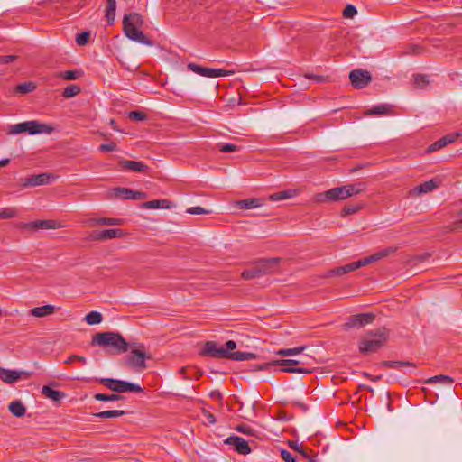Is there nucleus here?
<instances>
[{
	"mask_svg": "<svg viewBox=\"0 0 462 462\" xmlns=\"http://www.w3.org/2000/svg\"><path fill=\"white\" fill-rule=\"evenodd\" d=\"M236 347V343L233 340L226 341L225 346H219L216 341H207L200 350L199 355L214 358L231 359L234 361L252 360L256 357L255 354L249 352H232Z\"/></svg>",
	"mask_w": 462,
	"mask_h": 462,
	"instance_id": "1",
	"label": "nucleus"
},
{
	"mask_svg": "<svg viewBox=\"0 0 462 462\" xmlns=\"http://www.w3.org/2000/svg\"><path fill=\"white\" fill-rule=\"evenodd\" d=\"M91 346L108 348V352L119 355L129 349L130 344L118 332H98L92 337Z\"/></svg>",
	"mask_w": 462,
	"mask_h": 462,
	"instance_id": "2",
	"label": "nucleus"
},
{
	"mask_svg": "<svg viewBox=\"0 0 462 462\" xmlns=\"http://www.w3.org/2000/svg\"><path fill=\"white\" fill-rule=\"evenodd\" d=\"M365 189L364 183L347 184L330 189L325 192L318 193L313 197L316 203L335 202L346 199L353 195L361 193Z\"/></svg>",
	"mask_w": 462,
	"mask_h": 462,
	"instance_id": "3",
	"label": "nucleus"
},
{
	"mask_svg": "<svg viewBox=\"0 0 462 462\" xmlns=\"http://www.w3.org/2000/svg\"><path fill=\"white\" fill-rule=\"evenodd\" d=\"M143 23V17L138 13L134 12L125 14L123 18L124 33L132 41L151 46L152 45V41H150L140 30Z\"/></svg>",
	"mask_w": 462,
	"mask_h": 462,
	"instance_id": "4",
	"label": "nucleus"
},
{
	"mask_svg": "<svg viewBox=\"0 0 462 462\" xmlns=\"http://www.w3.org/2000/svg\"><path fill=\"white\" fill-rule=\"evenodd\" d=\"M395 250H396V248H394V247H388V248L383 249L368 257H365L363 259L350 263L344 266L334 268V269L328 271V274L329 276H332V275L342 276L348 273L354 272V271L357 270L358 268L366 266L372 263L379 261V260L390 255Z\"/></svg>",
	"mask_w": 462,
	"mask_h": 462,
	"instance_id": "5",
	"label": "nucleus"
},
{
	"mask_svg": "<svg viewBox=\"0 0 462 462\" xmlns=\"http://www.w3.org/2000/svg\"><path fill=\"white\" fill-rule=\"evenodd\" d=\"M388 337L389 333L385 328L368 331L359 342V350L362 354L376 352L387 342Z\"/></svg>",
	"mask_w": 462,
	"mask_h": 462,
	"instance_id": "6",
	"label": "nucleus"
},
{
	"mask_svg": "<svg viewBox=\"0 0 462 462\" xmlns=\"http://www.w3.org/2000/svg\"><path fill=\"white\" fill-rule=\"evenodd\" d=\"M280 263V258H263L255 263V265L241 273L244 280L260 278L275 272V267Z\"/></svg>",
	"mask_w": 462,
	"mask_h": 462,
	"instance_id": "7",
	"label": "nucleus"
},
{
	"mask_svg": "<svg viewBox=\"0 0 462 462\" xmlns=\"http://www.w3.org/2000/svg\"><path fill=\"white\" fill-rule=\"evenodd\" d=\"M99 383L106 388L116 393H143V389L139 385L130 382L113 378H102Z\"/></svg>",
	"mask_w": 462,
	"mask_h": 462,
	"instance_id": "8",
	"label": "nucleus"
},
{
	"mask_svg": "<svg viewBox=\"0 0 462 462\" xmlns=\"http://www.w3.org/2000/svg\"><path fill=\"white\" fill-rule=\"evenodd\" d=\"M150 358L151 355L146 353L145 350L133 348L129 355L125 356V364L128 367L142 371L146 368L145 360Z\"/></svg>",
	"mask_w": 462,
	"mask_h": 462,
	"instance_id": "9",
	"label": "nucleus"
},
{
	"mask_svg": "<svg viewBox=\"0 0 462 462\" xmlns=\"http://www.w3.org/2000/svg\"><path fill=\"white\" fill-rule=\"evenodd\" d=\"M267 365H281L282 367L280 369V371L283 373L309 374L311 372V370L309 368L299 366V362L296 359L276 360L272 363L265 364V366Z\"/></svg>",
	"mask_w": 462,
	"mask_h": 462,
	"instance_id": "10",
	"label": "nucleus"
},
{
	"mask_svg": "<svg viewBox=\"0 0 462 462\" xmlns=\"http://www.w3.org/2000/svg\"><path fill=\"white\" fill-rule=\"evenodd\" d=\"M349 79L355 88L362 89L372 81V77L366 70L354 69L349 73Z\"/></svg>",
	"mask_w": 462,
	"mask_h": 462,
	"instance_id": "11",
	"label": "nucleus"
},
{
	"mask_svg": "<svg viewBox=\"0 0 462 462\" xmlns=\"http://www.w3.org/2000/svg\"><path fill=\"white\" fill-rule=\"evenodd\" d=\"M56 179L57 176L51 173L44 172L40 174H34L25 178L23 185L24 187L47 185L54 181Z\"/></svg>",
	"mask_w": 462,
	"mask_h": 462,
	"instance_id": "12",
	"label": "nucleus"
},
{
	"mask_svg": "<svg viewBox=\"0 0 462 462\" xmlns=\"http://www.w3.org/2000/svg\"><path fill=\"white\" fill-rule=\"evenodd\" d=\"M374 314L373 313H360L352 315L344 325L346 328H363L365 325L371 324L374 320Z\"/></svg>",
	"mask_w": 462,
	"mask_h": 462,
	"instance_id": "13",
	"label": "nucleus"
},
{
	"mask_svg": "<svg viewBox=\"0 0 462 462\" xmlns=\"http://www.w3.org/2000/svg\"><path fill=\"white\" fill-rule=\"evenodd\" d=\"M188 69L200 76L206 77V78H218L222 76L227 75V71L221 69H210V68H205L201 67L196 63H189Z\"/></svg>",
	"mask_w": 462,
	"mask_h": 462,
	"instance_id": "14",
	"label": "nucleus"
},
{
	"mask_svg": "<svg viewBox=\"0 0 462 462\" xmlns=\"http://www.w3.org/2000/svg\"><path fill=\"white\" fill-rule=\"evenodd\" d=\"M18 226L30 231H35L38 229H55L59 227V225L55 220H37L21 223Z\"/></svg>",
	"mask_w": 462,
	"mask_h": 462,
	"instance_id": "15",
	"label": "nucleus"
},
{
	"mask_svg": "<svg viewBox=\"0 0 462 462\" xmlns=\"http://www.w3.org/2000/svg\"><path fill=\"white\" fill-rule=\"evenodd\" d=\"M26 132L31 134H51L54 131V127L45 123H40L38 121H26Z\"/></svg>",
	"mask_w": 462,
	"mask_h": 462,
	"instance_id": "16",
	"label": "nucleus"
},
{
	"mask_svg": "<svg viewBox=\"0 0 462 462\" xmlns=\"http://www.w3.org/2000/svg\"><path fill=\"white\" fill-rule=\"evenodd\" d=\"M225 443L234 446L236 452L242 455H247L251 452V448L246 440L238 436H230L228 437Z\"/></svg>",
	"mask_w": 462,
	"mask_h": 462,
	"instance_id": "17",
	"label": "nucleus"
},
{
	"mask_svg": "<svg viewBox=\"0 0 462 462\" xmlns=\"http://www.w3.org/2000/svg\"><path fill=\"white\" fill-rule=\"evenodd\" d=\"M125 236V232L119 228L105 229L102 231H94L92 238L95 240H108L113 238H122Z\"/></svg>",
	"mask_w": 462,
	"mask_h": 462,
	"instance_id": "18",
	"label": "nucleus"
},
{
	"mask_svg": "<svg viewBox=\"0 0 462 462\" xmlns=\"http://www.w3.org/2000/svg\"><path fill=\"white\" fill-rule=\"evenodd\" d=\"M115 196L123 199L142 200L146 198V194L142 191L132 190L127 188L115 189Z\"/></svg>",
	"mask_w": 462,
	"mask_h": 462,
	"instance_id": "19",
	"label": "nucleus"
},
{
	"mask_svg": "<svg viewBox=\"0 0 462 462\" xmlns=\"http://www.w3.org/2000/svg\"><path fill=\"white\" fill-rule=\"evenodd\" d=\"M23 375L29 377L30 374L24 371H14L0 367V379L6 383H14Z\"/></svg>",
	"mask_w": 462,
	"mask_h": 462,
	"instance_id": "20",
	"label": "nucleus"
},
{
	"mask_svg": "<svg viewBox=\"0 0 462 462\" xmlns=\"http://www.w3.org/2000/svg\"><path fill=\"white\" fill-rule=\"evenodd\" d=\"M119 165L122 169L131 171L134 172H143L145 173L148 171L149 167L142 162L130 161V160H122L119 162Z\"/></svg>",
	"mask_w": 462,
	"mask_h": 462,
	"instance_id": "21",
	"label": "nucleus"
},
{
	"mask_svg": "<svg viewBox=\"0 0 462 462\" xmlns=\"http://www.w3.org/2000/svg\"><path fill=\"white\" fill-rule=\"evenodd\" d=\"M263 205V199L259 198H251L236 202V206L239 209H252L256 208Z\"/></svg>",
	"mask_w": 462,
	"mask_h": 462,
	"instance_id": "22",
	"label": "nucleus"
},
{
	"mask_svg": "<svg viewBox=\"0 0 462 462\" xmlns=\"http://www.w3.org/2000/svg\"><path fill=\"white\" fill-rule=\"evenodd\" d=\"M55 312V307L53 305H43L41 307H35L29 310V314L35 318H42L51 315Z\"/></svg>",
	"mask_w": 462,
	"mask_h": 462,
	"instance_id": "23",
	"label": "nucleus"
},
{
	"mask_svg": "<svg viewBox=\"0 0 462 462\" xmlns=\"http://www.w3.org/2000/svg\"><path fill=\"white\" fill-rule=\"evenodd\" d=\"M42 393L46 398L51 399L55 402H60L66 396L64 392L54 390L48 385H44L42 388Z\"/></svg>",
	"mask_w": 462,
	"mask_h": 462,
	"instance_id": "24",
	"label": "nucleus"
},
{
	"mask_svg": "<svg viewBox=\"0 0 462 462\" xmlns=\"http://www.w3.org/2000/svg\"><path fill=\"white\" fill-rule=\"evenodd\" d=\"M437 188V184L432 180L425 181L411 190V195H420L434 190Z\"/></svg>",
	"mask_w": 462,
	"mask_h": 462,
	"instance_id": "25",
	"label": "nucleus"
},
{
	"mask_svg": "<svg viewBox=\"0 0 462 462\" xmlns=\"http://www.w3.org/2000/svg\"><path fill=\"white\" fill-rule=\"evenodd\" d=\"M172 203L168 199H154L147 201L143 204V208L149 209H157V208H171Z\"/></svg>",
	"mask_w": 462,
	"mask_h": 462,
	"instance_id": "26",
	"label": "nucleus"
},
{
	"mask_svg": "<svg viewBox=\"0 0 462 462\" xmlns=\"http://www.w3.org/2000/svg\"><path fill=\"white\" fill-rule=\"evenodd\" d=\"M89 222L91 225L119 226L123 224L124 220L114 217H100L90 219Z\"/></svg>",
	"mask_w": 462,
	"mask_h": 462,
	"instance_id": "27",
	"label": "nucleus"
},
{
	"mask_svg": "<svg viewBox=\"0 0 462 462\" xmlns=\"http://www.w3.org/2000/svg\"><path fill=\"white\" fill-rule=\"evenodd\" d=\"M9 411L11 413L18 418L24 416L26 409L21 401H13L9 404Z\"/></svg>",
	"mask_w": 462,
	"mask_h": 462,
	"instance_id": "28",
	"label": "nucleus"
},
{
	"mask_svg": "<svg viewBox=\"0 0 462 462\" xmlns=\"http://www.w3.org/2000/svg\"><path fill=\"white\" fill-rule=\"evenodd\" d=\"M116 1L107 0V7L106 11V19L108 25H112L116 18Z\"/></svg>",
	"mask_w": 462,
	"mask_h": 462,
	"instance_id": "29",
	"label": "nucleus"
},
{
	"mask_svg": "<svg viewBox=\"0 0 462 462\" xmlns=\"http://www.w3.org/2000/svg\"><path fill=\"white\" fill-rule=\"evenodd\" d=\"M83 72L79 69L68 70L64 72H59L57 78L63 79L66 80H76L82 76Z\"/></svg>",
	"mask_w": 462,
	"mask_h": 462,
	"instance_id": "30",
	"label": "nucleus"
},
{
	"mask_svg": "<svg viewBox=\"0 0 462 462\" xmlns=\"http://www.w3.org/2000/svg\"><path fill=\"white\" fill-rule=\"evenodd\" d=\"M390 113V106L388 105H380L372 107L371 109L365 112L366 116H383L388 115Z\"/></svg>",
	"mask_w": 462,
	"mask_h": 462,
	"instance_id": "31",
	"label": "nucleus"
},
{
	"mask_svg": "<svg viewBox=\"0 0 462 462\" xmlns=\"http://www.w3.org/2000/svg\"><path fill=\"white\" fill-rule=\"evenodd\" d=\"M125 414L124 411L121 410H113V411H99L95 414H93L95 417L99 419H111V418H117L122 415Z\"/></svg>",
	"mask_w": 462,
	"mask_h": 462,
	"instance_id": "32",
	"label": "nucleus"
},
{
	"mask_svg": "<svg viewBox=\"0 0 462 462\" xmlns=\"http://www.w3.org/2000/svg\"><path fill=\"white\" fill-rule=\"evenodd\" d=\"M84 320L88 325H97L102 322L103 316L100 312L93 310L85 316Z\"/></svg>",
	"mask_w": 462,
	"mask_h": 462,
	"instance_id": "33",
	"label": "nucleus"
},
{
	"mask_svg": "<svg viewBox=\"0 0 462 462\" xmlns=\"http://www.w3.org/2000/svg\"><path fill=\"white\" fill-rule=\"evenodd\" d=\"M26 126H27L26 122H23V123H19V124H15V125H11L8 126V128L6 130V134H7L14 135V134L25 133L26 132Z\"/></svg>",
	"mask_w": 462,
	"mask_h": 462,
	"instance_id": "34",
	"label": "nucleus"
},
{
	"mask_svg": "<svg viewBox=\"0 0 462 462\" xmlns=\"http://www.w3.org/2000/svg\"><path fill=\"white\" fill-rule=\"evenodd\" d=\"M427 383H440L444 384L451 385L454 383V379L448 375H436L433 377L429 378L426 381Z\"/></svg>",
	"mask_w": 462,
	"mask_h": 462,
	"instance_id": "35",
	"label": "nucleus"
},
{
	"mask_svg": "<svg viewBox=\"0 0 462 462\" xmlns=\"http://www.w3.org/2000/svg\"><path fill=\"white\" fill-rule=\"evenodd\" d=\"M81 88L76 84H71L63 89L62 96L65 98H70L80 93Z\"/></svg>",
	"mask_w": 462,
	"mask_h": 462,
	"instance_id": "36",
	"label": "nucleus"
},
{
	"mask_svg": "<svg viewBox=\"0 0 462 462\" xmlns=\"http://www.w3.org/2000/svg\"><path fill=\"white\" fill-rule=\"evenodd\" d=\"M294 193H295L294 190L287 189V190H283V191H281V192L270 195L269 196V199L271 201H277V200L286 199L291 198Z\"/></svg>",
	"mask_w": 462,
	"mask_h": 462,
	"instance_id": "37",
	"label": "nucleus"
},
{
	"mask_svg": "<svg viewBox=\"0 0 462 462\" xmlns=\"http://www.w3.org/2000/svg\"><path fill=\"white\" fill-rule=\"evenodd\" d=\"M94 399L101 402H108V401H118L124 399V396L120 394H105V393H96L94 395Z\"/></svg>",
	"mask_w": 462,
	"mask_h": 462,
	"instance_id": "38",
	"label": "nucleus"
},
{
	"mask_svg": "<svg viewBox=\"0 0 462 462\" xmlns=\"http://www.w3.org/2000/svg\"><path fill=\"white\" fill-rule=\"evenodd\" d=\"M34 88H35V85L31 81H27V82L19 84L15 87L16 92L21 93V94L30 93V92L33 91Z\"/></svg>",
	"mask_w": 462,
	"mask_h": 462,
	"instance_id": "39",
	"label": "nucleus"
},
{
	"mask_svg": "<svg viewBox=\"0 0 462 462\" xmlns=\"http://www.w3.org/2000/svg\"><path fill=\"white\" fill-rule=\"evenodd\" d=\"M383 365L385 367H389L392 369H400L403 366H412L413 365L410 362H403V361H384L383 363Z\"/></svg>",
	"mask_w": 462,
	"mask_h": 462,
	"instance_id": "40",
	"label": "nucleus"
},
{
	"mask_svg": "<svg viewBox=\"0 0 462 462\" xmlns=\"http://www.w3.org/2000/svg\"><path fill=\"white\" fill-rule=\"evenodd\" d=\"M18 215L14 208H5L0 210V219H9L16 217Z\"/></svg>",
	"mask_w": 462,
	"mask_h": 462,
	"instance_id": "41",
	"label": "nucleus"
},
{
	"mask_svg": "<svg viewBox=\"0 0 462 462\" xmlns=\"http://www.w3.org/2000/svg\"><path fill=\"white\" fill-rule=\"evenodd\" d=\"M305 346H299L294 348H282L280 349L277 354L283 356H295L302 352Z\"/></svg>",
	"mask_w": 462,
	"mask_h": 462,
	"instance_id": "42",
	"label": "nucleus"
},
{
	"mask_svg": "<svg viewBox=\"0 0 462 462\" xmlns=\"http://www.w3.org/2000/svg\"><path fill=\"white\" fill-rule=\"evenodd\" d=\"M361 208H362L361 205H346L343 208L341 216L346 217L348 215L355 214V213L358 212L361 209Z\"/></svg>",
	"mask_w": 462,
	"mask_h": 462,
	"instance_id": "43",
	"label": "nucleus"
},
{
	"mask_svg": "<svg viewBox=\"0 0 462 462\" xmlns=\"http://www.w3.org/2000/svg\"><path fill=\"white\" fill-rule=\"evenodd\" d=\"M89 38L90 33L88 32H82L76 36V42L79 46H84L88 42Z\"/></svg>",
	"mask_w": 462,
	"mask_h": 462,
	"instance_id": "44",
	"label": "nucleus"
},
{
	"mask_svg": "<svg viewBox=\"0 0 462 462\" xmlns=\"http://www.w3.org/2000/svg\"><path fill=\"white\" fill-rule=\"evenodd\" d=\"M414 82L418 88H423L429 84V79L426 75L418 74L414 77Z\"/></svg>",
	"mask_w": 462,
	"mask_h": 462,
	"instance_id": "45",
	"label": "nucleus"
},
{
	"mask_svg": "<svg viewBox=\"0 0 462 462\" xmlns=\"http://www.w3.org/2000/svg\"><path fill=\"white\" fill-rule=\"evenodd\" d=\"M240 147L233 143H221L219 144V151L221 152H238Z\"/></svg>",
	"mask_w": 462,
	"mask_h": 462,
	"instance_id": "46",
	"label": "nucleus"
},
{
	"mask_svg": "<svg viewBox=\"0 0 462 462\" xmlns=\"http://www.w3.org/2000/svg\"><path fill=\"white\" fill-rule=\"evenodd\" d=\"M186 213L190 215H201V214H210L211 211L208 209H206L200 206H196L189 208L186 210Z\"/></svg>",
	"mask_w": 462,
	"mask_h": 462,
	"instance_id": "47",
	"label": "nucleus"
},
{
	"mask_svg": "<svg viewBox=\"0 0 462 462\" xmlns=\"http://www.w3.org/2000/svg\"><path fill=\"white\" fill-rule=\"evenodd\" d=\"M147 116L141 111H131L128 114V118L134 121H143Z\"/></svg>",
	"mask_w": 462,
	"mask_h": 462,
	"instance_id": "48",
	"label": "nucleus"
},
{
	"mask_svg": "<svg viewBox=\"0 0 462 462\" xmlns=\"http://www.w3.org/2000/svg\"><path fill=\"white\" fill-rule=\"evenodd\" d=\"M74 362H79L81 363L82 365H86L87 364V359L84 357V356H78V355H71L70 356H69L65 361L64 363L65 364H68V365H70Z\"/></svg>",
	"mask_w": 462,
	"mask_h": 462,
	"instance_id": "49",
	"label": "nucleus"
},
{
	"mask_svg": "<svg viewBox=\"0 0 462 462\" xmlns=\"http://www.w3.org/2000/svg\"><path fill=\"white\" fill-rule=\"evenodd\" d=\"M357 14L356 8L352 5H347L343 11L345 18H353Z\"/></svg>",
	"mask_w": 462,
	"mask_h": 462,
	"instance_id": "50",
	"label": "nucleus"
},
{
	"mask_svg": "<svg viewBox=\"0 0 462 462\" xmlns=\"http://www.w3.org/2000/svg\"><path fill=\"white\" fill-rule=\"evenodd\" d=\"M459 135H460L459 133H454V134H447V135L443 136L442 138H440V140L446 146L449 143H454Z\"/></svg>",
	"mask_w": 462,
	"mask_h": 462,
	"instance_id": "51",
	"label": "nucleus"
},
{
	"mask_svg": "<svg viewBox=\"0 0 462 462\" xmlns=\"http://www.w3.org/2000/svg\"><path fill=\"white\" fill-rule=\"evenodd\" d=\"M445 147V144L442 143V141L439 139L436 142H434L433 143H431L428 148H427V152L428 153H430V152H436L441 148Z\"/></svg>",
	"mask_w": 462,
	"mask_h": 462,
	"instance_id": "52",
	"label": "nucleus"
},
{
	"mask_svg": "<svg viewBox=\"0 0 462 462\" xmlns=\"http://www.w3.org/2000/svg\"><path fill=\"white\" fill-rule=\"evenodd\" d=\"M98 150L102 152H113V151H116L117 150V146L116 143H103L99 146Z\"/></svg>",
	"mask_w": 462,
	"mask_h": 462,
	"instance_id": "53",
	"label": "nucleus"
},
{
	"mask_svg": "<svg viewBox=\"0 0 462 462\" xmlns=\"http://www.w3.org/2000/svg\"><path fill=\"white\" fill-rule=\"evenodd\" d=\"M281 457L284 462H296L295 457L291 452L285 449L281 450Z\"/></svg>",
	"mask_w": 462,
	"mask_h": 462,
	"instance_id": "54",
	"label": "nucleus"
},
{
	"mask_svg": "<svg viewBox=\"0 0 462 462\" xmlns=\"http://www.w3.org/2000/svg\"><path fill=\"white\" fill-rule=\"evenodd\" d=\"M236 430L246 435L254 434V430L250 426L245 424L237 426Z\"/></svg>",
	"mask_w": 462,
	"mask_h": 462,
	"instance_id": "55",
	"label": "nucleus"
},
{
	"mask_svg": "<svg viewBox=\"0 0 462 462\" xmlns=\"http://www.w3.org/2000/svg\"><path fill=\"white\" fill-rule=\"evenodd\" d=\"M202 414H203L204 418L207 420L206 423L210 424V425L216 423V418L211 412H209L206 410H203Z\"/></svg>",
	"mask_w": 462,
	"mask_h": 462,
	"instance_id": "56",
	"label": "nucleus"
},
{
	"mask_svg": "<svg viewBox=\"0 0 462 462\" xmlns=\"http://www.w3.org/2000/svg\"><path fill=\"white\" fill-rule=\"evenodd\" d=\"M16 59H17V56H15V55H5V56H2L0 58V61L3 64H8V63L14 61Z\"/></svg>",
	"mask_w": 462,
	"mask_h": 462,
	"instance_id": "57",
	"label": "nucleus"
},
{
	"mask_svg": "<svg viewBox=\"0 0 462 462\" xmlns=\"http://www.w3.org/2000/svg\"><path fill=\"white\" fill-rule=\"evenodd\" d=\"M130 346H129V348H139V349H143L144 350V346L141 343H136V342H131L129 343Z\"/></svg>",
	"mask_w": 462,
	"mask_h": 462,
	"instance_id": "58",
	"label": "nucleus"
},
{
	"mask_svg": "<svg viewBox=\"0 0 462 462\" xmlns=\"http://www.w3.org/2000/svg\"><path fill=\"white\" fill-rule=\"evenodd\" d=\"M307 78L314 79L317 82L323 81V77L322 76H318V75L311 74V75H308Z\"/></svg>",
	"mask_w": 462,
	"mask_h": 462,
	"instance_id": "59",
	"label": "nucleus"
},
{
	"mask_svg": "<svg viewBox=\"0 0 462 462\" xmlns=\"http://www.w3.org/2000/svg\"><path fill=\"white\" fill-rule=\"evenodd\" d=\"M461 223H462V209H461V210H460V212H459V220H458L457 223H455V225H456V226H455L452 229H457V228H459V225H460Z\"/></svg>",
	"mask_w": 462,
	"mask_h": 462,
	"instance_id": "60",
	"label": "nucleus"
},
{
	"mask_svg": "<svg viewBox=\"0 0 462 462\" xmlns=\"http://www.w3.org/2000/svg\"><path fill=\"white\" fill-rule=\"evenodd\" d=\"M180 374H182L183 378H185V379H189V376L187 374V368L182 367V368L180 370Z\"/></svg>",
	"mask_w": 462,
	"mask_h": 462,
	"instance_id": "61",
	"label": "nucleus"
},
{
	"mask_svg": "<svg viewBox=\"0 0 462 462\" xmlns=\"http://www.w3.org/2000/svg\"><path fill=\"white\" fill-rule=\"evenodd\" d=\"M290 447L292 448L293 449L297 450L299 452V450H300L301 448L299 447V445L297 443H290Z\"/></svg>",
	"mask_w": 462,
	"mask_h": 462,
	"instance_id": "62",
	"label": "nucleus"
},
{
	"mask_svg": "<svg viewBox=\"0 0 462 462\" xmlns=\"http://www.w3.org/2000/svg\"><path fill=\"white\" fill-rule=\"evenodd\" d=\"M8 162H9V160H8V159L2 160V161H0V166H5V165H6Z\"/></svg>",
	"mask_w": 462,
	"mask_h": 462,
	"instance_id": "63",
	"label": "nucleus"
},
{
	"mask_svg": "<svg viewBox=\"0 0 462 462\" xmlns=\"http://www.w3.org/2000/svg\"><path fill=\"white\" fill-rule=\"evenodd\" d=\"M110 125L115 129V130H117L116 126V121L114 119H111L110 122H109Z\"/></svg>",
	"mask_w": 462,
	"mask_h": 462,
	"instance_id": "64",
	"label": "nucleus"
}]
</instances>
